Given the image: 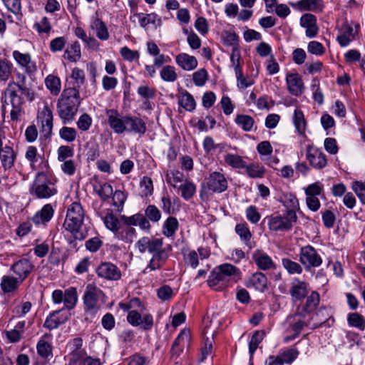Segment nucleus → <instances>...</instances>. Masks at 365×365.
I'll return each mask as SVG.
<instances>
[{"label": "nucleus", "mask_w": 365, "mask_h": 365, "mask_svg": "<svg viewBox=\"0 0 365 365\" xmlns=\"http://www.w3.org/2000/svg\"><path fill=\"white\" fill-rule=\"evenodd\" d=\"M83 299L86 313L96 315L106 303V296L99 287L93 284H88Z\"/></svg>", "instance_id": "7"}, {"label": "nucleus", "mask_w": 365, "mask_h": 365, "mask_svg": "<svg viewBox=\"0 0 365 365\" xmlns=\"http://www.w3.org/2000/svg\"><path fill=\"white\" fill-rule=\"evenodd\" d=\"M264 336L265 331L263 330H257L253 333L251 339L249 341V353L251 356H253L258 348L259 344L262 341Z\"/></svg>", "instance_id": "48"}, {"label": "nucleus", "mask_w": 365, "mask_h": 365, "mask_svg": "<svg viewBox=\"0 0 365 365\" xmlns=\"http://www.w3.org/2000/svg\"><path fill=\"white\" fill-rule=\"evenodd\" d=\"M317 22V17L314 14L307 13L301 16L300 26L306 29L305 34L308 38H312L317 35L319 27Z\"/></svg>", "instance_id": "23"}, {"label": "nucleus", "mask_w": 365, "mask_h": 365, "mask_svg": "<svg viewBox=\"0 0 365 365\" xmlns=\"http://www.w3.org/2000/svg\"><path fill=\"white\" fill-rule=\"evenodd\" d=\"M347 322L350 327H356L361 331L365 329V319L357 312L349 313L347 316Z\"/></svg>", "instance_id": "47"}, {"label": "nucleus", "mask_w": 365, "mask_h": 365, "mask_svg": "<svg viewBox=\"0 0 365 365\" xmlns=\"http://www.w3.org/2000/svg\"><path fill=\"white\" fill-rule=\"evenodd\" d=\"M0 158L1 165L4 170L10 169L14 164L16 155L11 146L6 145L3 147L1 138H0Z\"/></svg>", "instance_id": "26"}, {"label": "nucleus", "mask_w": 365, "mask_h": 365, "mask_svg": "<svg viewBox=\"0 0 365 365\" xmlns=\"http://www.w3.org/2000/svg\"><path fill=\"white\" fill-rule=\"evenodd\" d=\"M175 61L177 64L185 71L193 70L197 66L196 58L185 53L178 54L175 58Z\"/></svg>", "instance_id": "34"}, {"label": "nucleus", "mask_w": 365, "mask_h": 365, "mask_svg": "<svg viewBox=\"0 0 365 365\" xmlns=\"http://www.w3.org/2000/svg\"><path fill=\"white\" fill-rule=\"evenodd\" d=\"M236 233L240 236V240L246 245L250 242L252 233L247 223L237 224L235 228Z\"/></svg>", "instance_id": "51"}, {"label": "nucleus", "mask_w": 365, "mask_h": 365, "mask_svg": "<svg viewBox=\"0 0 365 365\" xmlns=\"http://www.w3.org/2000/svg\"><path fill=\"white\" fill-rule=\"evenodd\" d=\"M63 57L69 62H77L81 57V45L78 41H75L68 45L64 50Z\"/></svg>", "instance_id": "32"}, {"label": "nucleus", "mask_w": 365, "mask_h": 365, "mask_svg": "<svg viewBox=\"0 0 365 365\" xmlns=\"http://www.w3.org/2000/svg\"><path fill=\"white\" fill-rule=\"evenodd\" d=\"M252 259L259 269L267 270L275 267V264L272 258L260 250L254 252Z\"/></svg>", "instance_id": "27"}, {"label": "nucleus", "mask_w": 365, "mask_h": 365, "mask_svg": "<svg viewBox=\"0 0 365 365\" xmlns=\"http://www.w3.org/2000/svg\"><path fill=\"white\" fill-rule=\"evenodd\" d=\"M222 37L225 45L238 48L239 36L235 32L225 31L222 34Z\"/></svg>", "instance_id": "59"}, {"label": "nucleus", "mask_w": 365, "mask_h": 365, "mask_svg": "<svg viewBox=\"0 0 365 365\" xmlns=\"http://www.w3.org/2000/svg\"><path fill=\"white\" fill-rule=\"evenodd\" d=\"M298 217L292 218L291 215L274 213L267 216L264 221L267 222L270 231L275 232H287L293 227V224L297 221Z\"/></svg>", "instance_id": "8"}, {"label": "nucleus", "mask_w": 365, "mask_h": 365, "mask_svg": "<svg viewBox=\"0 0 365 365\" xmlns=\"http://www.w3.org/2000/svg\"><path fill=\"white\" fill-rule=\"evenodd\" d=\"M160 77L165 81L174 82L177 79L178 75L173 66H165L160 71Z\"/></svg>", "instance_id": "61"}, {"label": "nucleus", "mask_w": 365, "mask_h": 365, "mask_svg": "<svg viewBox=\"0 0 365 365\" xmlns=\"http://www.w3.org/2000/svg\"><path fill=\"white\" fill-rule=\"evenodd\" d=\"M56 180L44 172H38L29 188L30 194L38 199H48L57 193Z\"/></svg>", "instance_id": "6"}, {"label": "nucleus", "mask_w": 365, "mask_h": 365, "mask_svg": "<svg viewBox=\"0 0 365 365\" xmlns=\"http://www.w3.org/2000/svg\"><path fill=\"white\" fill-rule=\"evenodd\" d=\"M93 189L103 201L108 200L113 192V187L108 182H98L93 185Z\"/></svg>", "instance_id": "40"}, {"label": "nucleus", "mask_w": 365, "mask_h": 365, "mask_svg": "<svg viewBox=\"0 0 365 365\" xmlns=\"http://www.w3.org/2000/svg\"><path fill=\"white\" fill-rule=\"evenodd\" d=\"M282 265L289 274H301L303 272L302 264L289 258L282 259Z\"/></svg>", "instance_id": "42"}, {"label": "nucleus", "mask_w": 365, "mask_h": 365, "mask_svg": "<svg viewBox=\"0 0 365 365\" xmlns=\"http://www.w3.org/2000/svg\"><path fill=\"white\" fill-rule=\"evenodd\" d=\"M34 269V264L26 258H21L15 262L11 267V270L22 282L29 276Z\"/></svg>", "instance_id": "18"}, {"label": "nucleus", "mask_w": 365, "mask_h": 365, "mask_svg": "<svg viewBox=\"0 0 365 365\" xmlns=\"http://www.w3.org/2000/svg\"><path fill=\"white\" fill-rule=\"evenodd\" d=\"M21 283L16 277L4 275L1 278L0 286L4 293H10L17 289Z\"/></svg>", "instance_id": "37"}, {"label": "nucleus", "mask_w": 365, "mask_h": 365, "mask_svg": "<svg viewBox=\"0 0 365 365\" xmlns=\"http://www.w3.org/2000/svg\"><path fill=\"white\" fill-rule=\"evenodd\" d=\"M179 189L181 191V197L185 200L191 199L196 192L195 185L190 181H186L181 185Z\"/></svg>", "instance_id": "56"}, {"label": "nucleus", "mask_w": 365, "mask_h": 365, "mask_svg": "<svg viewBox=\"0 0 365 365\" xmlns=\"http://www.w3.org/2000/svg\"><path fill=\"white\" fill-rule=\"evenodd\" d=\"M71 78L72 81L68 83V87L64 89H73L80 92L81 88L86 83V76L83 70L75 67L71 71Z\"/></svg>", "instance_id": "28"}, {"label": "nucleus", "mask_w": 365, "mask_h": 365, "mask_svg": "<svg viewBox=\"0 0 365 365\" xmlns=\"http://www.w3.org/2000/svg\"><path fill=\"white\" fill-rule=\"evenodd\" d=\"M235 122L237 125L241 127L244 131L246 132L251 131L255 124L253 118L250 115L245 114L237 115Z\"/></svg>", "instance_id": "45"}, {"label": "nucleus", "mask_w": 365, "mask_h": 365, "mask_svg": "<svg viewBox=\"0 0 365 365\" xmlns=\"http://www.w3.org/2000/svg\"><path fill=\"white\" fill-rule=\"evenodd\" d=\"M247 287L264 292L267 289V278L262 272H255L250 278Z\"/></svg>", "instance_id": "30"}, {"label": "nucleus", "mask_w": 365, "mask_h": 365, "mask_svg": "<svg viewBox=\"0 0 365 365\" xmlns=\"http://www.w3.org/2000/svg\"><path fill=\"white\" fill-rule=\"evenodd\" d=\"M138 94L140 96L144 101L145 105H149V100L153 99L155 96V89L148 86H140L137 90Z\"/></svg>", "instance_id": "57"}, {"label": "nucleus", "mask_w": 365, "mask_h": 365, "mask_svg": "<svg viewBox=\"0 0 365 365\" xmlns=\"http://www.w3.org/2000/svg\"><path fill=\"white\" fill-rule=\"evenodd\" d=\"M286 83L288 91L294 96H300L304 91L303 81L297 73H288L286 76Z\"/></svg>", "instance_id": "25"}, {"label": "nucleus", "mask_w": 365, "mask_h": 365, "mask_svg": "<svg viewBox=\"0 0 365 365\" xmlns=\"http://www.w3.org/2000/svg\"><path fill=\"white\" fill-rule=\"evenodd\" d=\"M53 214L54 210L52 205L46 204L32 217V221L37 225H44L52 219Z\"/></svg>", "instance_id": "29"}, {"label": "nucleus", "mask_w": 365, "mask_h": 365, "mask_svg": "<svg viewBox=\"0 0 365 365\" xmlns=\"http://www.w3.org/2000/svg\"><path fill=\"white\" fill-rule=\"evenodd\" d=\"M97 275L103 279L118 281L121 278L120 269L110 262H101L96 269Z\"/></svg>", "instance_id": "13"}, {"label": "nucleus", "mask_w": 365, "mask_h": 365, "mask_svg": "<svg viewBox=\"0 0 365 365\" xmlns=\"http://www.w3.org/2000/svg\"><path fill=\"white\" fill-rule=\"evenodd\" d=\"M39 34H48L51 29L52 26L50 23L48 18L46 16H43L40 21L36 22L34 24L33 27Z\"/></svg>", "instance_id": "58"}, {"label": "nucleus", "mask_w": 365, "mask_h": 365, "mask_svg": "<svg viewBox=\"0 0 365 365\" xmlns=\"http://www.w3.org/2000/svg\"><path fill=\"white\" fill-rule=\"evenodd\" d=\"M133 17L138 18L139 24L143 28H145L149 24L155 25V27L162 25L161 18L155 13L147 14H144L143 13H134Z\"/></svg>", "instance_id": "31"}, {"label": "nucleus", "mask_w": 365, "mask_h": 365, "mask_svg": "<svg viewBox=\"0 0 365 365\" xmlns=\"http://www.w3.org/2000/svg\"><path fill=\"white\" fill-rule=\"evenodd\" d=\"M106 113L108 118V123L114 133L122 134L126 131L125 115H122L116 109H108Z\"/></svg>", "instance_id": "17"}, {"label": "nucleus", "mask_w": 365, "mask_h": 365, "mask_svg": "<svg viewBox=\"0 0 365 365\" xmlns=\"http://www.w3.org/2000/svg\"><path fill=\"white\" fill-rule=\"evenodd\" d=\"M13 58L18 66L24 69L26 73L31 76L37 71L36 63L32 60L31 56L29 53H21L15 50L12 53Z\"/></svg>", "instance_id": "15"}, {"label": "nucleus", "mask_w": 365, "mask_h": 365, "mask_svg": "<svg viewBox=\"0 0 365 365\" xmlns=\"http://www.w3.org/2000/svg\"><path fill=\"white\" fill-rule=\"evenodd\" d=\"M297 6L302 11L321 13L323 11L324 4L323 0H299Z\"/></svg>", "instance_id": "35"}, {"label": "nucleus", "mask_w": 365, "mask_h": 365, "mask_svg": "<svg viewBox=\"0 0 365 365\" xmlns=\"http://www.w3.org/2000/svg\"><path fill=\"white\" fill-rule=\"evenodd\" d=\"M224 160L227 165L235 169H244L246 164L242 157L232 153L226 154Z\"/></svg>", "instance_id": "43"}, {"label": "nucleus", "mask_w": 365, "mask_h": 365, "mask_svg": "<svg viewBox=\"0 0 365 365\" xmlns=\"http://www.w3.org/2000/svg\"><path fill=\"white\" fill-rule=\"evenodd\" d=\"M299 354V352L297 349L291 348L280 351L279 354H277V356L280 358L284 364H290L297 358Z\"/></svg>", "instance_id": "52"}, {"label": "nucleus", "mask_w": 365, "mask_h": 365, "mask_svg": "<svg viewBox=\"0 0 365 365\" xmlns=\"http://www.w3.org/2000/svg\"><path fill=\"white\" fill-rule=\"evenodd\" d=\"M240 58L241 55L239 48H232L230 55L231 66L234 68L235 75L238 76H240V72L242 71Z\"/></svg>", "instance_id": "53"}, {"label": "nucleus", "mask_w": 365, "mask_h": 365, "mask_svg": "<svg viewBox=\"0 0 365 365\" xmlns=\"http://www.w3.org/2000/svg\"><path fill=\"white\" fill-rule=\"evenodd\" d=\"M12 63L7 59L0 58V80L7 81L11 74Z\"/></svg>", "instance_id": "60"}, {"label": "nucleus", "mask_w": 365, "mask_h": 365, "mask_svg": "<svg viewBox=\"0 0 365 365\" xmlns=\"http://www.w3.org/2000/svg\"><path fill=\"white\" fill-rule=\"evenodd\" d=\"M125 120V132L133 133L140 135H143L146 133V123L142 118L126 115Z\"/></svg>", "instance_id": "22"}, {"label": "nucleus", "mask_w": 365, "mask_h": 365, "mask_svg": "<svg viewBox=\"0 0 365 365\" xmlns=\"http://www.w3.org/2000/svg\"><path fill=\"white\" fill-rule=\"evenodd\" d=\"M183 260L185 264L192 269H196L199 265V257L197 252L194 250H182Z\"/></svg>", "instance_id": "44"}, {"label": "nucleus", "mask_w": 365, "mask_h": 365, "mask_svg": "<svg viewBox=\"0 0 365 365\" xmlns=\"http://www.w3.org/2000/svg\"><path fill=\"white\" fill-rule=\"evenodd\" d=\"M91 29L96 31V36L101 41H106L110 35L106 24L99 18L92 19Z\"/></svg>", "instance_id": "33"}, {"label": "nucleus", "mask_w": 365, "mask_h": 365, "mask_svg": "<svg viewBox=\"0 0 365 365\" xmlns=\"http://www.w3.org/2000/svg\"><path fill=\"white\" fill-rule=\"evenodd\" d=\"M45 84L53 95L57 96L60 93L61 86L58 77L48 75L45 79Z\"/></svg>", "instance_id": "50"}, {"label": "nucleus", "mask_w": 365, "mask_h": 365, "mask_svg": "<svg viewBox=\"0 0 365 365\" xmlns=\"http://www.w3.org/2000/svg\"><path fill=\"white\" fill-rule=\"evenodd\" d=\"M240 269L230 263L216 266L207 279V285L215 291H222L241 279Z\"/></svg>", "instance_id": "3"}, {"label": "nucleus", "mask_w": 365, "mask_h": 365, "mask_svg": "<svg viewBox=\"0 0 365 365\" xmlns=\"http://www.w3.org/2000/svg\"><path fill=\"white\" fill-rule=\"evenodd\" d=\"M67 40L65 36H58L52 39L49 43V49L52 53L60 52L63 50Z\"/></svg>", "instance_id": "62"}, {"label": "nucleus", "mask_w": 365, "mask_h": 365, "mask_svg": "<svg viewBox=\"0 0 365 365\" xmlns=\"http://www.w3.org/2000/svg\"><path fill=\"white\" fill-rule=\"evenodd\" d=\"M59 135L63 140L71 143L76 140L77 133L75 128L64 126L60 129Z\"/></svg>", "instance_id": "63"}, {"label": "nucleus", "mask_w": 365, "mask_h": 365, "mask_svg": "<svg viewBox=\"0 0 365 365\" xmlns=\"http://www.w3.org/2000/svg\"><path fill=\"white\" fill-rule=\"evenodd\" d=\"M179 228V222L176 217L170 216L164 222L162 227L163 234L167 237L175 235Z\"/></svg>", "instance_id": "38"}, {"label": "nucleus", "mask_w": 365, "mask_h": 365, "mask_svg": "<svg viewBox=\"0 0 365 365\" xmlns=\"http://www.w3.org/2000/svg\"><path fill=\"white\" fill-rule=\"evenodd\" d=\"M278 201L286 208V213L292 218L297 217V211L299 210V204L296 195L292 192H282Z\"/></svg>", "instance_id": "20"}, {"label": "nucleus", "mask_w": 365, "mask_h": 365, "mask_svg": "<svg viewBox=\"0 0 365 365\" xmlns=\"http://www.w3.org/2000/svg\"><path fill=\"white\" fill-rule=\"evenodd\" d=\"M115 236L118 240L130 243L136 237V230L134 227L123 224L120 226Z\"/></svg>", "instance_id": "36"}, {"label": "nucleus", "mask_w": 365, "mask_h": 365, "mask_svg": "<svg viewBox=\"0 0 365 365\" xmlns=\"http://www.w3.org/2000/svg\"><path fill=\"white\" fill-rule=\"evenodd\" d=\"M52 334L45 333L41 336L36 344L38 354L43 359H49L53 357V346L51 342Z\"/></svg>", "instance_id": "24"}, {"label": "nucleus", "mask_w": 365, "mask_h": 365, "mask_svg": "<svg viewBox=\"0 0 365 365\" xmlns=\"http://www.w3.org/2000/svg\"><path fill=\"white\" fill-rule=\"evenodd\" d=\"M178 103L187 111H192L196 106V103L192 96L185 91L179 98Z\"/></svg>", "instance_id": "49"}, {"label": "nucleus", "mask_w": 365, "mask_h": 365, "mask_svg": "<svg viewBox=\"0 0 365 365\" xmlns=\"http://www.w3.org/2000/svg\"><path fill=\"white\" fill-rule=\"evenodd\" d=\"M102 219L106 228L112 231L114 235L121 225L119 220L113 213L107 214Z\"/></svg>", "instance_id": "54"}, {"label": "nucleus", "mask_w": 365, "mask_h": 365, "mask_svg": "<svg viewBox=\"0 0 365 365\" xmlns=\"http://www.w3.org/2000/svg\"><path fill=\"white\" fill-rule=\"evenodd\" d=\"M81 102L80 92L73 89H63L56 104L57 113L63 124H68L75 119Z\"/></svg>", "instance_id": "4"}, {"label": "nucleus", "mask_w": 365, "mask_h": 365, "mask_svg": "<svg viewBox=\"0 0 365 365\" xmlns=\"http://www.w3.org/2000/svg\"><path fill=\"white\" fill-rule=\"evenodd\" d=\"M293 123L297 133L304 135L306 130L307 122L302 110L296 109L294 112Z\"/></svg>", "instance_id": "46"}, {"label": "nucleus", "mask_w": 365, "mask_h": 365, "mask_svg": "<svg viewBox=\"0 0 365 365\" xmlns=\"http://www.w3.org/2000/svg\"><path fill=\"white\" fill-rule=\"evenodd\" d=\"M4 98L3 111L4 112L6 106H11V120L18 121L21 116L24 114V104L26 101L31 102L34 100V93L30 88L22 87L17 83H14V81H11L4 90Z\"/></svg>", "instance_id": "1"}, {"label": "nucleus", "mask_w": 365, "mask_h": 365, "mask_svg": "<svg viewBox=\"0 0 365 365\" xmlns=\"http://www.w3.org/2000/svg\"><path fill=\"white\" fill-rule=\"evenodd\" d=\"M78 295L76 288L71 287L64 292L63 303L64 307L68 309H73L77 303Z\"/></svg>", "instance_id": "41"}, {"label": "nucleus", "mask_w": 365, "mask_h": 365, "mask_svg": "<svg viewBox=\"0 0 365 365\" xmlns=\"http://www.w3.org/2000/svg\"><path fill=\"white\" fill-rule=\"evenodd\" d=\"M299 261L307 271H309L312 268L319 267L323 262L319 251L310 245L300 248Z\"/></svg>", "instance_id": "9"}, {"label": "nucleus", "mask_w": 365, "mask_h": 365, "mask_svg": "<svg viewBox=\"0 0 365 365\" xmlns=\"http://www.w3.org/2000/svg\"><path fill=\"white\" fill-rule=\"evenodd\" d=\"M85 212L80 202H74L68 208L63 227L70 232L75 240H83L88 235L83 228Z\"/></svg>", "instance_id": "5"}, {"label": "nucleus", "mask_w": 365, "mask_h": 365, "mask_svg": "<svg viewBox=\"0 0 365 365\" xmlns=\"http://www.w3.org/2000/svg\"><path fill=\"white\" fill-rule=\"evenodd\" d=\"M360 31V25L359 23L351 21L344 22L339 29V34L336 36V41L341 47H346L349 43L356 40V36Z\"/></svg>", "instance_id": "10"}, {"label": "nucleus", "mask_w": 365, "mask_h": 365, "mask_svg": "<svg viewBox=\"0 0 365 365\" xmlns=\"http://www.w3.org/2000/svg\"><path fill=\"white\" fill-rule=\"evenodd\" d=\"M63 311L61 309L51 312L46 318L43 327L51 331L64 324L69 319V314Z\"/></svg>", "instance_id": "19"}, {"label": "nucleus", "mask_w": 365, "mask_h": 365, "mask_svg": "<svg viewBox=\"0 0 365 365\" xmlns=\"http://www.w3.org/2000/svg\"><path fill=\"white\" fill-rule=\"evenodd\" d=\"M207 186L210 190L221 193L227 189V181L222 173L212 172L207 178Z\"/></svg>", "instance_id": "21"}, {"label": "nucleus", "mask_w": 365, "mask_h": 365, "mask_svg": "<svg viewBox=\"0 0 365 365\" xmlns=\"http://www.w3.org/2000/svg\"><path fill=\"white\" fill-rule=\"evenodd\" d=\"M309 284L305 281L294 278L289 289V293L294 302H301L306 298L309 294Z\"/></svg>", "instance_id": "16"}, {"label": "nucleus", "mask_w": 365, "mask_h": 365, "mask_svg": "<svg viewBox=\"0 0 365 365\" xmlns=\"http://www.w3.org/2000/svg\"><path fill=\"white\" fill-rule=\"evenodd\" d=\"M244 169H245L246 174L250 178H262L265 173L264 167L257 163L250 164L246 163Z\"/></svg>", "instance_id": "39"}, {"label": "nucleus", "mask_w": 365, "mask_h": 365, "mask_svg": "<svg viewBox=\"0 0 365 365\" xmlns=\"http://www.w3.org/2000/svg\"><path fill=\"white\" fill-rule=\"evenodd\" d=\"M145 215L153 222H158L161 218L160 210L154 205H149L145 208Z\"/></svg>", "instance_id": "64"}, {"label": "nucleus", "mask_w": 365, "mask_h": 365, "mask_svg": "<svg viewBox=\"0 0 365 365\" xmlns=\"http://www.w3.org/2000/svg\"><path fill=\"white\" fill-rule=\"evenodd\" d=\"M306 158L310 165L317 170H322L327 165L326 155L321 149L313 145H308L306 147Z\"/></svg>", "instance_id": "11"}, {"label": "nucleus", "mask_w": 365, "mask_h": 365, "mask_svg": "<svg viewBox=\"0 0 365 365\" xmlns=\"http://www.w3.org/2000/svg\"><path fill=\"white\" fill-rule=\"evenodd\" d=\"M70 344L72 346L71 355L73 359H78L86 355V352L84 351L80 350L83 346V339L81 337H76L73 339L71 341Z\"/></svg>", "instance_id": "55"}, {"label": "nucleus", "mask_w": 365, "mask_h": 365, "mask_svg": "<svg viewBox=\"0 0 365 365\" xmlns=\"http://www.w3.org/2000/svg\"><path fill=\"white\" fill-rule=\"evenodd\" d=\"M140 254L148 252L152 255L147 267L144 269L149 271L160 269L168 259V250L163 247V239L155 237L144 236L140 238L135 245Z\"/></svg>", "instance_id": "2"}, {"label": "nucleus", "mask_w": 365, "mask_h": 365, "mask_svg": "<svg viewBox=\"0 0 365 365\" xmlns=\"http://www.w3.org/2000/svg\"><path fill=\"white\" fill-rule=\"evenodd\" d=\"M305 299V302L297 307L295 316L305 317L307 315L313 313L320 302V295L317 291H312Z\"/></svg>", "instance_id": "14"}, {"label": "nucleus", "mask_w": 365, "mask_h": 365, "mask_svg": "<svg viewBox=\"0 0 365 365\" xmlns=\"http://www.w3.org/2000/svg\"><path fill=\"white\" fill-rule=\"evenodd\" d=\"M53 120V111L47 104H45L37 114V121L41 124V132L45 138L50 137L52 133Z\"/></svg>", "instance_id": "12"}]
</instances>
